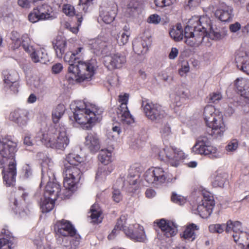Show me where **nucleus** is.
<instances>
[{"instance_id":"f257e3e1","label":"nucleus","mask_w":249,"mask_h":249,"mask_svg":"<svg viewBox=\"0 0 249 249\" xmlns=\"http://www.w3.org/2000/svg\"><path fill=\"white\" fill-rule=\"evenodd\" d=\"M64 60L70 65L68 73L66 75L69 84H74L91 80L96 69L94 60L82 61L71 51L65 53Z\"/></svg>"},{"instance_id":"f03ea898","label":"nucleus","mask_w":249,"mask_h":249,"mask_svg":"<svg viewBox=\"0 0 249 249\" xmlns=\"http://www.w3.org/2000/svg\"><path fill=\"white\" fill-rule=\"evenodd\" d=\"M103 109L93 104H87L83 101L77 102L73 112L76 123L89 129L102 119Z\"/></svg>"},{"instance_id":"7ed1b4c3","label":"nucleus","mask_w":249,"mask_h":249,"mask_svg":"<svg viewBox=\"0 0 249 249\" xmlns=\"http://www.w3.org/2000/svg\"><path fill=\"white\" fill-rule=\"evenodd\" d=\"M203 119L206 126L210 128L209 134L214 139L224 135L227 127L222 113L213 106L207 105L203 110Z\"/></svg>"},{"instance_id":"20e7f679","label":"nucleus","mask_w":249,"mask_h":249,"mask_svg":"<svg viewBox=\"0 0 249 249\" xmlns=\"http://www.w3.org/2000/svg\"><path fill=\"white\" fill-rule=\"evenodd\" d=\"M47 147L63 150L69 143L66 129L63 125L50 126L47 131H40L37 136Z\"/></svg>"},{"instance_id":"39448f33","label":"nucleus","mask_w":249,"mask_h":249,"mask_svg":"<svg viewBox=\"0 0 249 249\" xmlns=\"http://www.w3.org/2000/svg\"><path fill=\"white\" fill-rule=\"evenodd\" d=\"M194 154L204 155L211 159H215L219 157L217 148L211 144V142L206 137L199 138L192 148Z\"/></svg>"},{"instance_id":"423d86ee","label":"nucleus","mask_w":249,"mask_h":249,"mask_svg":"<svg viewBox=\"0 0 249 249\" xmlns=\"http://www.w3.org/2000/svg\"><path fill=\"white\" fill-rule=\"evenodd\" d=\"M142 107L146 117L155 123H160L165 116V113L161 106L148 100L142 102Z\"/></svg>"},{"instance_id":"0eeeda50","label":"nucleus","mask_w":249,"mask_h":249,"mask_svg":"<svg viewBox=\"0 0 249 249\" xmlns=\"http://www.w3.org/2000/svg\"><path fill=\"white\" fill-rule=\"evenodd\" d=\"M81 167L70 166L64 164V172L65 177L63 184L64 187L68 190L73 189L79 182L83 173L80 169Z\"/></svg>"},{"instance_id":"6e6552de","label":"nucleus","mask_w":249,"mask_h":249,"mask_svg":"<svg viewBox=\"0 0 249 249\" xmlns=\"http://www.w3.org/2000/svg\"><path fill=\"white\" fill-rule=\"evenodd\" d=\"M161 160H166L172 166L177 167L181 160L184 159L185 156L182 150L171 146H166L159 153Z\"/></svg>"},{"instance_id":"1a4fd4ad","label":"nucleus","mask_w":249,"mask_h":249,"mask_svg":"<svg viewBox=\"0 0 249 249\" xmlns=\"http://www.w3.org/2000/svg\"><path fill=\"white\" fill-rule=\"evenodd\" d=\"M128 100L129 94L127 93L121 94L118 96V102L120 105L117 108V114L118 119L123 124H130L134 122V118L127 107Z\"/></svg>"},{"instance_id":"9d476101","label":"nucleus","mask_w":249,"mask_h":249,"mask_svg":"<svg viewBox=\"0 0 249 249\" xmlns=\"http://www.w3.org/2000/svg\"><path fill=\"white\" fill-rule=\"evenodd\" d=\"M54 230L57 234L64 237H74L75 241L78 243L81 239L75 227L69 220L63 219L57 221L54 225Z\"/></svg>"},{"instance_id":"9b49d317","label":"nucleus","mask_w":249,"mask_h":249,"mask_svg":"<svg viewBox=\"0 0 249 249\" xmlns=\"http://www.w3.org/2000/svg\"><path fill=\"white\" fill-rule=\"evenodd\" d=\"M144 177L145 180L149 184L159 185L165 182L167 174L162 168L152 167L146 170Z\"/></svg>"},{"instance_id":"f8f14e48","label":"nucleus","mask_w":249,"mask_h":249,"mask_svg":"<svg viewBox=\"0 0 249 249\" xmlns=\"http://www.w3.org/2000/svg\"><path fill=\"white\" fill-rule=\"evenodd\" d=\"M17 151V143L12 140L10 136H5L0 140V153L10 161L16 160L15 155Z\"/></svg>"},{"instance_id":"ddd939ff","label":"nucleus","mask_w":249,"mask_h":249,"mask_svg":"<svg viewBox=\"0 0 249 249\" xmlns=\"http://www.w3.org/2000/svg\"><path fill=\"white\" fill-rule=\"evenodd\" d=\"M204 17H193L188 21V25L184 29L185 38L193 37L198 33H205L206 28L202 25Z\"/></svg>"},{"instance_id":"4468645a","label":"nucleus","mask_w":249,"mask_h":249,"mask_svg":"<svg viewBox=\"0 0 249 249\" xmlns=\"http://www.w3.org/2000/svg\"><path fill=\"white\" fill-rule=\"evenodd\" d=\"M98 159L105 166L98 168L96 176H100L103 175L106 176L110 174L113 170L114 168L112 165H109V166H106L110 163L113 160L112 151L107 149H102L98 155Z\"/></svg>"},{"instance_id":"2eb2a0df","label":"nucleus","mask_w":249,"mask_h":249,"mask_svg":"<svg viewBox=\"0 0 249 249\" xmlns=\"http://www.w3.org/2000/svg\"><path fill=\"white\" fill-rule=\"evenodd\" d=\"M124 230L126 236L134 242H145L147 237L143 227L139 224H135Z\"/></svg>"},{"instance_id":"dca6fc26","label":"nucleus","mask_w":249,"mask_h":249,"mask_svg":"<svg viewBox=\"0 0 249 249\" xmlns=\"http://www.w3.org/2000/svg\"><path fill=\"white\" fill-rule=\"evenodd\" d=\"M126 62L125 56L119 53H111L104 58V65L109 70L121 69Z\"/></svg>"},{"instance_id":"f3484780","label":"nucleus","mask_w":249,"mask_h":249,"mask_svg":"<svg viewBox=\"0 0 249 249\" xmlns=\"http://www.w3.org/2000/svg\"><path fill=\"white\" fill-rule=\"evenodd\" d=\"M242 224L238 221H232L231 220H228L226 223V232L227 233L231 232L232 231L235 233L232 235L234 241L240 244H242L243 246L245 247L246 245H244L242 238L246 236H249L246 233L243 232L242 231Z\"/></svg>"},{"instance_id":"a211bd4d","label":"nucleus","mask_w":249,"mask_h":249,"mask_svg":"<svg viewBox=\"0 0 249 249\" xmlns=\"http://www.w3.org/2000/svg\"><path fill=\"white\" fill-rule=\"evenodd\" d=\"M3 182L7 187L13 186L16 182L17 163L16 160L10 161L7 168H3L1 172Z\"/></svg>"},{"instance_id":"6ab92c4d","label":"nucleus","mask_w":249,"mask_h":249,"mask_svg":"<svg viewBox=\"0 0 249 249\" xmlns=\"http://www.w3.org/2000/svg\"><path fill=\"white\" fill-rule=\"evenodd\" d=\"M215 16L222 22H230L233 18V9L225 4H221L216 10L214 13Z\"/></svg>"},{"instance_id":"aec40b11","label":"nucleus","mask_w":249,"mask_h":249,"mask_svg":"<svg viewBox=\"0 0 249 249\" xmlns=\"http://www.w3.org/2000/svg\"><path fill=\"white\" fill-rule=\"evenodd\" d=\"M14 240L12 233L5 226L0 232V249H11Z\"/></svg>"},{"instance_id":"412c9836","label":"nucleus","mask_w":249,"mask_h":249,"mask_svg":"<svg viewBox=\"0 0 249 249\" xmlns=\"http://www.w3.org/2000/svg\"><path fill=\"white\" fill-rule=\"evenodd\" d=\"M157 225L167 238L175 236L177 232V228L173 222L161 219L157 222Z\"/></svg>"},{"instance_id":"4be33fe9","label":"nucleus","mask_w":249,"mask_h":249,"mask_svg":"<svg viewBox=\"0 0 249 249\" xmlns=\"http://www.w3.org/2000/svg\"><path fill=\"white\" fill-rule=\"evenodd\" d=\"M234 85L241 96L249 100V80L238 78L234 81Z\"/></svg>"},{"instance_id":"5701e85b","label":"nucleus","mask_w":249,"mask_h":249,"mask_svg":"<svg viewBox=\"0 0 249 249\" xmlns=\"http://www.w3.org/2000/svg\"><path fill=\"white\" fill-rule=\"evenodd\" d=\"M206 200L207 201L202 202V204L198 206L197 208L199 215L203 218H206L211 215L215 205L214 201L212 197L209 196Z\"/></svg>"},{"instance_id":"b1692460","label":"nucleus","mask_w":249,"mask_h":249,"mask_svg":"<svg viewBox=\"0 0 249 249\" xmlns=\"http://www.w3.org/2000/svg\"><path fill=\"white\" fill-rule=\"evenodd\" d=\"M28 111L23 109L18 108L12 112L10 118L12 121L17 123L19 125H25L28 120Z\"/></svg>"},{"instance_id":"393cba45","label":"nucleus","mask_w":249,"mask_h":249,"mask_svg":"<svg viewBox=\"0 0 249 249\" xmlns=\"http://www.w3.org/2000/svg\"><path fill=\"white\" fill-rule=\"evenodd\" d=\"M60 185L54 182L48 181L45 186L44 197H53L57 199L60 196Z\"/></svg>"},{"instance_id":"a878e982","label":"nucleus","mask_w":249,"mask_h":249,"mask_svg":"<svg viewBox=\"0 0 249 249\" xmlns=\"http://www.w3.org/2000/svg\"><path fill=\"white\" fill-rule=\"evenodd\" d=\"M117 14V6L113 5L102 10L100 14V17L105 23L109 24L114 20Z\"/></svg>"},{"instance_id":"bb28decb","label":"nucleus","mask_w":249,"mask_h":249,"mask_svg":"<svg viewBox=\"0 0 249 249\" xmlns=\"http://www.w3.org/2000/svg\"><path fill=\"white\" fill-rule=\"evenodd\" d=\"M85 146L90 152L96 153L100 149L99 140L97 135L95 133H89L86 137Z\"/></svg>"},{"instance_id":"cd10ccee","label":"nucleus","mask_w":249,"mask_h":249,"mask_svg":"<svg viewBox=\"0 0 249 249\" xmlns=\"http://www.w3.org/2000/svg\"><path fill=\"white\" fill-rule=\"evenodd\" d=\"M199 229V227L196 224L189 223L186 225L182 233L180 234L181 237L189 241H193L196 237V232Z\"/></svg>"},{"instance_id":"c85d7f7f","label":"nucleus","mask_w":249,"mask_h":249,"mask_svg":"<svg viewBox=\"0 0 249 249\" xmlns=\"http://www.w3.org/2000/svg\"><path fill=\"white\" fill-rule=\"evenodd\" d=\"M237 67L247 74H249V55L246 53L237 54L235 56Z\"/></svg>"},{"instance_id":"c756f323","label":"nucleus","mask_w":249,"mask_h":249,"mask_svg":"<svg viewBox=\"0 0 249 249\" xmlns=\"http://www.w3.org/2000/svg\"><path fill=\"white\" fill-rule=\"evenodd\" d=\"M53 44L57 57L59 58H62L67 46L66 39L61 36H57Z\"/></svg>"},{"instance_id":"7c9ffc66","label":"nucleus","mask_w":249,"mask_h":249,"mask_svg":"<svg viewBox=\"0 0 249 249\" xmlns=\"http://www.w3.org/2000/svg\"><path fill=\"white\" fill-rule=\"evenodd\" d=\"M229 175L225 172H217L212 181V185L214 187L223 188L228 182Z\"/></svg>"},{"instance_id":"2f4dec72","label":"nucleus","mask_w":249,"mask_h":249,"mask_svg":"<svg viewBox=\"0 0 249 249\" xmlns=\"http://www.w3.org/2000/svg\"><path fill=\"white\" fill-rule=\"evenodd\" d=\"M31 53L30 55L32 60L34 63L40 62L41 63H46L48 61V56L47 53L43 52L41 49L34 50Z\"/></svg>"},{"instance_id":"473e14b6","label":"nucleus","mask_w":249,"mask_h":249,"mask_svg":"<svg viewBox=\"0 0 249 249\" xmlns=\"http://www.w3.org/2000/svg\"><path fill=\"white\" fill-rule=\"evenodd\" d=\"M90 212L91 213L90 217L92 223L99 224L102 222L103 218L101 216L102 212L98 204H94L92 205L90 209Z\"/></svg>"},{"instance_id":"72a5a7b5","label":"nucleus","mask_w":249,"mask_h":249,"mask_svg":"<svg viewBox=\"0 0 249 249\" xmlns=\"http://www.w3.org/2000/svg\"><path fill=\"white\" fill-rule=\"evenodd\" d=\"M133 49L135 53L141 55L147 52L148 46L145 40H135L133 42Z\"/></svg>"},{"instance_id":"f704fd0d","label":"nucleus","mask_w":249,"mask_h":249,"mask_svg":"<svg viewBox=\"0 0 249 249\" xmlns=\"http://www.w3.org/2000/svg\"><path fill=\"white\" fill-rule=\"evenodd\" d=\"M65 160L67 162L65 164H68V165L81 167L83 158L78 154L71 153L66 156Z\"/></svg>"},{"instance_id":"c9c22d12","label":"nucleus","mask_w":249,"mask_h":249,"mask_svg":"<svg viewBox=\"0 0 249 249\" xmlns=\"http://www.w3.org/2000/svg\"><path fill=\"white\" fill-rule=\"evenodd\" d=\"M43 20L49 19L51 17L52 8L47 4L39 5L35 8Z\"/></svg>"},{"instance_id":"e433bc0d","label":"nucleus","mask_w":249,"mask_h":249,"mask_svg":"<svg viewBox=\"0 0 249 249\" xmlns=\"http://www.w3.org/2000/svg\"><path fill=\"white\" fill-rule=\"evenodd\" d=\"M139 168L134 165L131 166L129 169V174L127 177L128 182L131 185H136L140 176Z\"/></svg>"},{"instance_id":"4c0bfd02","label":"nucleus","mask_w":249,"mask_h":249,"mask_svg":"<svg viewBox=\"0 0 249 249\" xmlns=\"http://www.w3.org/2000/svg\"><path fill=\"white\" fill-rule=\"evenodd\" d=\"M90 48L93 50L94 53L98 54L99 52H102V49L106 46V42L100 38L94 39L90 41L89 44Z\"/></svg>"},{"instance_id":"58836bf2","label":"nucleus","mask_w":249,"mask_h":249,"mask_svg":"<svg viewBox=\"0 0 249 249\" xmlns=\"http://www.w3.org/2000/svg\"><path fill=\"white\" fill-rule=\"evenodd\" d=\"M65 111V107L63 104L58 105L52 112V119L54 124L58 123Z\"/></svg>"},{"instance_id":"ea45409f","label":"nucleus","mask_w":249,"mask_h":249,"mask_svg":"<svg viewBox=\"0 0 249 249\" xmlns=\"http://www.w3.org/2000/svg\"><path fill=\"white\" fill-rule=\"evenodd\" d=\"M183 31L180 24H178L175 28H172L169 34L170 36L176 41H178L183 38Z\"/></svg>"},{"instance_id":"a19ab883","label":"nucleus","mask_w":249,"mask_h":249,"mask_svg":"<svg viewBox=\"0 0 249 249\" xmlns=\"http://www.w3.org/2000/svg\"><path fill=\"white\" fill-rule=\"evenodd\" d=\"M56 200L53 199V197H45L40 206L42 213H46L51 211L54 206Z\"/></svg>"},{"instance_id":"79ce46f5","label":"nucleus","mask_w":249,"mask_h":249,"mask_svg":"<svg viewBox=\"0 0 249 249\" xmlns=\"http://www.w3.org/2000/svg\"><path fill=\"white\" fill-rule=\"evenodd\" d=\"M204 34L202 33H198L193 37L187 38L185 39V42L186 44L190 47H196L198 45L200 42L204 37Z\"/></svg>"},{"instance_id":"37998d69","label":"nucleus","mask_w":249,"mask_h":249,"mask_svg":"<svg viewBox=\"0 0 249 249\" xmlns=\"http://www.w3.org/2000/svg\"><path fill=\"white\" fill-rule=\"evenodd\" d=\"M76 18L77 19L76 26L72 25L69 22H66L65 24L66 28L74 34H76L79 31V27L81 26L83 20V16L81 14H77L76 15Z\"/></svg>"},{"instance_id":"c03bdc74","label":"nucleus","mask_w":249,"mask_h":249,"mask_svg":"<svg viewBox=\"0 0 249 249\" xmlns=\"http://www.w3.org/2000/svg\"><path fill=\"white\" fill-rule=\"evenodd\" d=\"M4 82L7 85H10L12 83L18 82L19 79L18 74L15 71L9 72H5L4 73Z\"/></svg>"},{"instance_id":"a18cd8bd","label":"nucleus","mask_w":249,"mask_h":249,"mask_svg":"<svg viewBox=\"0 0 249 249\" xmlns=\"http://www.w3.org/2000/svg\"><path fill=\"white\" fill-rule=\"evenodd\" d=\"M97 0H79V8L84 13L89 12V7L92 5Z\"/></svg>"},{"instance_id":"49530a36","label":"nucleus","mask_w":249,"mask_h":249,"mask_svg":"<svg viewBox=\"0 0 249 249\" xmlns=\"http://www.w3.org/2000/svg\"><path fill=\"white\" fill-rule=\"evenodd\" d=\"M127 219V214H122L117 219L115 226L119 231H123L124 233V230H127L125 224Z\"/></svg>"},{"instance_id":"de8ad7c7","label":"nucleus","mask_w":249,"mask_h":249,"mask_svg":"<svg viewBox=\"0 0 249 249\" xmlns=\"http://www.w3.org/2000/svg\"><path fill=\"white\" fill-rule=\"evenodd\" d=\"M226 225L225 224H211L209 226V230L212 233H222L224 230H226Z\"/></svg>"},{"instance_id":"09e8293b","label":"nucleus","mask_w":249,"mask_h":249,"mask_svg":"<svg viewBox=\"0 0 249 249\" xmlns=\"http://www.w3.org/2000/svg\"><path fill=\"white\" fill-rule=\"evenodd\" d=\"M171 200L173 203L182 205L186 202V199L184 196L178 195L173 192L171 197Z\"/></svg>"},{"instance_id":"8fccbe9b","label":"nucleus","mask_w":249,"mask_h":249,"mask_svg":"<svg viewBox=\"0 0 249 249\" xmlns=\"http://www.w3.org/2000/svg\"><path fill=\"white\" fill-rule=\"evenodd\" d=\"M125 32H124L122 33H120V36L118 35V38L117 39V42L120 45H124L127 43L128 41L129 34L126 29H124Z\"/></svg>"},{"instance_id":"3c124183","label":"nucleus","mask_w":249,"mask_h":249,"mask_svg":"<svg viewBox=\"0 0 249 249\" xmlns=\"http://www.w3.org/2000/svg\"><path fill=\"white\" fill-rule=\"evenodd\" d=\"M222 98V96L220 92H213L211 93L209 95V102L213 104H217Z\"/></svg>"},{"instance_id":"603ef678","label":"nucleus","mask_w":249,"mask_h":249,"mask_svg":"<svg viewBox=\"0 0 249 249\" xmlns=\"http://www.w3.org/2000/svg\"><path fill=\"white\" fill-rule=\"evenodd\" d=\"M10 38L11 40L15 43V47L18 48L20 46L21 41L20 40V35L16 31L11 32Z\"/></svg>"},{"instance_id":"864d4df0","label":"nucleus","mask_w":249,"mask_h":249,"mask_svg":"<svg viewBox=\"0 0 249 249\" xmlns=\"http://www.w3.org/2000/svg\"><path fill=\"white\" fill-rule=\"evenodd\" d=\"M28 19L32 23H36L39 20H43L35 8H34L28 15Z\"/></svg>"},{"instance_id":"5fc2aeb1","label":"nucleus","mask_w":249,"mask_h":249,"mask_svg":"<svg viewBox=\"0 0 249 249\" xmlns=\"http://www.w3.org/2000/svg\"><path fill=\"white\" fill-rule=\"evenodd\" d=\"M239 146V142L237 139H232L231 140L225 149L228 152H234L237 150Z\"/></svg>"},{"instance_id":"6e6d98bb","label":"nucleus","mask_w":249,"mask_h":249,"mask_svg":"<svg viewBox=\"0 0 249 249\" xmlns=\"http://www.w3.org/2000/svg\"><path fill=\"white\" fill-rule=\"evenodd\" d=\"M62 11L66 15L70 17L76 15L75 14L74 7L70 4H64L63 6Z\"/></svg>"},{"instance_id":"4d7b16f0","label":"nucleus","mask_w":249,"mask_h":249,"mask_svg":"<svg viewBox=\"0 0 249 249\" xmlns=\"http://www.w3.org/2000/svg\"><path fill=\"white\" fill-rule=\"evenodd\" d=\"M235 99H229L228 101V108L227 111L229 114H232L234 111L233 108L238 105V102L237 101H236Z\"/></svg>"},{"instance_id":"13d9d810","label":"nucleus","mask_w":249,"mask_h":249,"mask_svg":"<svg viewBox=\"0 0 249 249\" xmlns=\"http://www.w3.org/2000/svg\"><path fill=\"white\" fill-rule=\"evenodd\" d=\"M161 21V18L158 14L151 15L147 18V21L149 23L158 24Z\"/></svg>"},{"instance_id":"bf43d9fd","label":"nucleus","mask_w":249,"mask_h":249,"mask_svg":"<svg viewBox=\"0 0 249 249\" xmlns=\"http://www.w3.org/2000/svg\"><path fill=\"white\" fill-rule=\"evenodd\" d=\"M160 133L162 137H165L169 136L171 133V128L168 124H166L163 125L160 129Z\"/></svg>"},{"instance_id":"052dcab7","label":"nucleus","mask_w":249,"mask_h":249,"mask_svg":"<svg viewBox=\"0 0 249 249\" xmlns=\"http://www.w3.org/2000/svg\"><path fill=\"white\" fill-rule=\"evenodd\" d=\"M140 1L138 0H130L126 5L127 9L132 11L133 9H136Z\"/></svg>"},{"instance_id":"680f3d73","label":"nucleus","mask_w":249,"mask_h":249,"mask_svg":"<svg viewBox=\"0 0 249 249\" xmlns=\"http://www.w3.org/2000/svg\"><path fill=\"white\" fill-rule=\"evenodd\" d=\"M112 198L116 202H119L122 199L121 192L118 189H114L112 193Z\"/></svg>"},{"instance_id":"e2e57ef3","label":"nucleus","mask_w":249,"mask_h":249,"mask_svg":"<svg viewBox=\"0 0 249 249\" xmlns=\"http://www.w3.org/2000/svg\"><path fill=\"white\" fill-rule=\"evenodd\" d=\"M17 193L18 195L21 196L24 201H26L29 196L28 192L22 187L18 188V190Z\"/></svg>"},{"instance_id":"0e129e2a","label":"nucleus","mask_w":249,"mask_h":249,"mask_svg":"<svg viewBox=\"0 0 249 249\" xmlns=\"http://www.w3.org/2000/svg\"><path fill=\"white\" fill-rule=\"evenodd\" d=\"M32 2V0H18V3L19 6L22 8H29L31 6V3Z\"/></svg>"},{"instance_id":"69168bd1","label":"nucleus","mask_w":249,"mask_h":249,"mask_svg":"<svg viewBox=\"0 0 249 249\" xmlns=\"http://www.w3.org/2000/svg\"><path fill=\"white\" fill-rule=\"evenodd\" d=\"M63 68L62 65L58 63L53 66L52 70L53 73L56 74L60 73L62 71Z\"/></svg>"},{"instance_id":"338daca9","label":"nucleus","mask_w":249,"mask_h":249,"mask_svg":"<svg viewBox=\"0 0 249 249\" xmlns=\"http://www.w3.org/2000/svg\"><path fill=\"white\" fill-rule=\"evenodd\" d=\"M23 176L25 178H28L32 175V171L31 167L28 165H26L23 168Z\"/></svg>"},{"instance_id":"774afa93","label":"nucleus","mask_w":249,"mask_h":249,"mask_svg":"<svg viewBox=\"0 0 249 249\" xmlns=\"http://www.w3.org/2000/svg\"><path fill=\"white\" fill-rule=\"evenodd\" d=\"M10 87V89L14 93H17L18 91V88L19 87V84L18 82H16L11 83L8 85Z\"/></svg>"}]
</instances>
